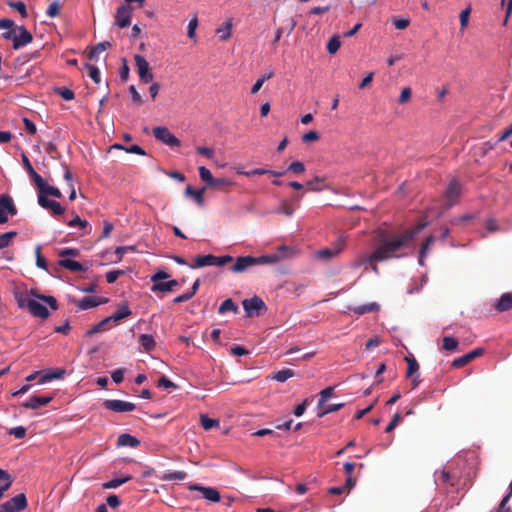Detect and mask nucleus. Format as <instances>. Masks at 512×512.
I'll return each mask as SVG.
<instances>
[{
    "label": "nucleus",
    "instance_id": "obj_9",
    "mask_svg": "<svg viewBox=\"0 0 512 512\" xmlns=\"http://www.w3.org/2000/svg\"><path fill=\"white\" fill-rule=\"evenodd\" d=\"M104 408L111 410L117 413L130 412L136 409L134 403L117 400V399H108L103 402Z\"/></svg>",
    "mask_w": 512,
    "mask_h": 512
},
{
    "label": "nucleus",
    "instance_id": "obj_60",
    "mask_svg": "<svg viewBox=\"0 0 512 512\" xmlns=\"http://www.w3.org/2000/svg\"><path fill=\"white\" fill-rule=\"evenodd\" d=\"M402 420V415L400 413H395L393 418L391 419L390 423L385 428L386 433L392 432L396 426L400 423Z\"/></svg>",
    "mask_w": 512,
    "mask_h": 512
},
{
    "label": "nucleus",
    "instance_id": "obj_34",
    "mask_svg": "<svg viewBox=\"0 0 512 512\" xmlns=\"http://www.w3.org/2000/svg\"><path fill=\"white\" fill-rule=\"evenodd\" d=\"M405 360L407 362L406 377H412L415 373L418 372L419 364L413 356L406 357Z\"/></svg>",
    "mask_w": 512,
    "mask_h": 512
},
{
    "label": "nucleus",
    "instance_id": "obj_62",
    "mask_svg": "<svg viewBox=\"0 0 512 512\" xmlns=\"http://www.w3.org/2000/svg\"><path fill=\"white\" fill-rule=\"evenodd\" d=\"M59 12H60V5L57 1H54L52 2L49 6H48V9L46 11V14L51 17V18H54L56 16L59 15Z\"/></svg>",
    "mask_w": 512,
    "mask_h": 512
},
{
    "label": "nucleus",
    "instance_id": "obj_3",
    "mask_svg": "<svg viewBox=\"0 0 512 512\" xmlns=\"http://www.w3.org/2000/svg\"><path fill=\"white\" fill-rule=\"evenodd\" d=\"M17 207L11 196L7 194L0 195V224H5L10 217L17 214Z\"/></svg>",
    "mask_w": 512,
    "mask_h": 512
},
{
    "label": "nucleus",
    "instance_id": "obj_37",
    "mask_svg": "<svg viewBox=\"0 0 512 512\" xmlns=\"http://www.w3.org/2000/svg\"><path fill=\"white\" fill-rule=\"evenodd\" d=\"M231 29H232L231 22L226 21L217 29V34L219 35L221 40L225 41L231 36Z\"/></svg>",
    "mask_w": 512,
    "mask_h": 512
},
{
    "label": "nucleus",
    "instance_id": "obj_6",
    "mask_svg": "<svg viewBox=\"0 0 512 512\" xmlns=\"http://www.w3.org/2000/svg\"><path fill=\"white\" fill-rule=\"evenodd\" d=\"M154 137L169 147L180 146V140L167 127L158 126L153 129Z\"/></svg>",
    "mask_w": 512,
    "mask_h": 512
},
{
    "label": "nucleus",
    "instance_id": "obj_42",
    "mask_svg": "<svg viewBox=\"0 0 512 512\" xmlns=\"http://www.w3.org/2000/svg\"><path fill=\"white\" fill-rule=\"evenodd\" d=\"M200 423L205 430H210L214 427L219 426V421L216 419L209 418L207 415L202 414L200 416Z\"/></svg>",
    "mask_w": 512,
    "mask_h": 512
},
{
    "label": "nucleus",
    "instance_id": "obj_23",
    "mask_svg": "<svg viewBox=\"0 0 512 512\" xmlns=\"http://www.w3.org/2000/svg\"><path fill=\"white\" fill-rule=\"evenodd\" d=\"M495 307L500 312H505L512 309V292L504 293L498 300Z\"/></svg>",
    "mask_w": 512,
    "mask_h": 512
},
{
    "label": "nucleus",
    "instance_id": "obj_26",
    "mask_svg": "<svg viewBox=\"0 0 512 512\" xmlns=\"http://www.w3.org/2000/svg\"><path fill=\"white\" fill-rule=\"evenodd\" d=\"M132 314V311L130 310L127 303H124L119 307V309L113 313L109 318H111V321L118 322Z\"/></svg>",
    "mask_w": 512,
    "mask_h": 512
},
{
    "label": "nucleus",
    "instance_id": "obj_8",
    "mask_svg": "<svg viewBox=\"0 0 512 512\" xmlns=\"http://www.w3.org/2000/svg\"><path fill=\"white\" fill-rule=\"evenodd\" d=\"M135 65L137 67V72L139 75L140 80L143 83H149L153 80V74L150 70V66L148 61L145 59L142 55H135L134 56Z\"/></svg>",
    "mask_w": 512,
    "mask_h": 512
},
{
    "label": "nucleus",
    "instance_id": "obj_31",
    "mask_svg": "<svg viewBox=\"0 0 512 512\" xmlns=\"http://www.w3.org/2000/svg\"><path fill=\"white\" fill-rule=\"evenodd\" d=\"M238 306L233 302L231 298L224 300L218 308L219 314H224L226 312L238 313Z\"/></svg>",
    "mask_w": 512,
    "mask_h": 512
},
{
    "label": "nucleus",
    "instance_id": "obj_45",
    "mask_svg": "<svg viewBox=\"0 0 512 512\" xmlns=\"http://www.w3.org/2000/svg\"><path fill=\"white\" fill-rule=\"evenodd\" d=\"M204 191L205 189L202 188V189H198V190H195L193 189L191 186H187L186 187V193L190 196L193 197V199L198 203V204H202L203 202V194H204Z\"/></svg>",
    "mask_w": 512,
    "mask_h": 512
},
{
    "label": "nucleus",
    "instance_id": "obj_41",
    "mask_svg": "<svg viewBox=\"0 0 512 512\" xmlns=\"http://www.w3.org/2000/svg\"><path fill=\"white\" fill-rule=\"evenodd\" d=\"M324 178L315 177L306 183V186L311 191H321L324 188Z\"/></svg>",
    "mask_w": 512,
    "mask_h": 512
},
{
    "label": "nucleus",
    "instance_id": "obj_14",
    "mask_svg": "<svg viewBox=\"0 0 512 512\" xmlns=\"http://www.w3.org/2000/svg\"><path fill=\"white\" fill-rule=\"evenodd\" d=\"M38 203L41 207L50 210L54 215H60L64 211L60 203L55 200L48 199L47 196L41 193L38 194Z\"/></svg>",
    "mask_w": 512,
    "mask_h": 512
},
{
    "label": "nucleus",
    "instance_id": "obj_17",
    "mask_svg": "<svg viewBox=\"0 0 512 512\" xmlns=\"http://www.w3.org/2000/svg\"><path fill=\"white\" fill-rule=\"evenodd\" d=\"M27 309L33 316L39 317L41 319H47L50 315L47 307L36 300L29 301L27 304Z\"/></svg>",
    "mask_w": 512,
    "mask_h": 512
},
{
    "label": "nucleus",
    "instance_id": "obj_27",
    "mask_svg": "<svg viewBox=\"0 0 512 512\" xmlns=\"http://www.w3.org/2000/svg\"><path fill=\"white\" fill-rule=\"evenodd\" d=\"M379 308H380V306L377 303L372 302V303L353 307V308H351V310L357 315H364L366 313L378 311Z\"/></svg>",
    "mask_w": 512,
    "mask_h": 512
},
{
    "label": "nucleus",
    "instance_id": "obj_19",
    "mask_svg": "<svg viewBox=\"0 0 512 512\" xmlns=\"http://www.w3.org/2000/svg\"><path fill=\"white\" fill-rule=\"evenodd\" d=\"M297 250L294 247L287 245H280L277 247L276 252L273 255L279 258V262L285 259H291L296 256Z\"/></svg>",
    "mask_w": 512,
    "mask_h": 512
},
{
    "label": "nucleus",
    "instance_id": "obj_7",
    "mask_svg": "<svg viewBox=\"0 0 512 512\" xmlns=\"http://www.w3.org/2000/svg\"><path fill=\"white\" fill-rule=\"evenodd\" d=\"M242 305L248 317L258 316L262 310H266L264 301L258 296L243 300Z\"/></svg>",
    "mask_w": 512,
    "mask_h": 512
},
{
    "label": "nucleus",
    "instance_id": "obj_43",
    "mask_svg": "<svg viewBox=\"0 0 512 512\" xmlns=\"http://www.w3.org/2000/svg\"><path fill=\"white\" fill-rule=\"evenodd\" d=\"M199 176L202 181L206 182L210 187L211 184H214V177L209 169L204 166L199 167Z\"/></svg>",
    "mask_w": 512,
    "mask_h": 512
},
{
    "label": "nucleus",
    "instance_id": "obj_52",
    "mask_svg": "<svg viewBox=\"0 0 512 512\" xmlns=\"http://www.w3.org/2000/svg\"><path fill=\"white\" fill-rule=\"evenodd\" d=\"M197 27H198V18H197V15H194L190 19L189 24H188V29H187V36L190 39L195 38V31H196Z\"/></svg>",
    "mask_w": 512,
    "mask_h": 512
},
{
    "label": "nucleus",
    "instance_id": "obj_24",
    "mask_svg": "<svg viewBox=\"0 0 512 512\" xmlns=\"http://www.w3.org/2000/svg\"><path fill=\"white\" fill-rule=\"evenodd\" d=\"M178 286V281L169 280L162 283L152 284L151 291L153 292H171Z\"/></svg>",
    "mask_w": 512,
    "mask_h": 512
},
{
    "label": "nucleus",
    "instance_id": "obj_46",
    "mask_svg": "<svg viewBox=\"0 0 512 512\" xmlns=\"http://www.w3.org/2000/svg\"><path fill=\"white\" fill-rule=\"evenodd\" d=\"M458 341L457 339L453 338V337H450V336H445L443 338V349L447 350V351H456L457 348H458Z\"/></svg>",
    "mask_w": 512,
    "mask_h": 512
},
{
    "label": "nucleus",
    "instance_id": "obj_2",
    "mask_svg": "<svg viewBox=\"0 0 512 512\" xmlns=\"http://www.w3.org/2000/svg\"><path fill=\"white\" fill-rule=\"evenodd\" d=\"M461 193V184L455 179L451 180L443 195L444 203L437 205V207L428 208L426 218L418 224H429L430 221L440 216L445 210L458 203Z\"/></svg>",
    "mask_w": 512,
    "mask_h": 512
},
{
    "label": "nucleus",
    "instance_id": "obj_53",
    "mask_svg": "<svg viewBox=\"0 0 512 512\" xmlns=\"http://www.w3.org/2000/svg\"><path fill=\"white\" fill-rule=\"evenodd\" d=\"M125 274V271L124 270H111V271H108L105 275L106 277V281L109 283V284H112L114 282L117 281V279L124 275Z\"/></svg>",
    "mask_w": 512,
    "mask_h": 512
},
{
    "label": "nucleus",
    "instance_id": "obj_44",
    "mask_svg": "<svg viewBox=\"0 0 512 512\" xmlns=\"http://www.w3.org/2000/svg\"><path fill=\"white\" fill-rule=\"evenodd\" d=\"M29 176L31 177V179L35 183V185L37 187V190H38V194L41 193L43 191V189L47 185L45 180L36 171H33L32 173H30Z\"/></svg>",
    "mask_w": 512,
    "mask_h": 512
},
{
    "label": "nucleus",
    "instance_id": "obj_30",
    "mask_svg": "<svg viewBox=\"0 0 512 512\" xmlns=\"http://www.w3.org/2000/svg\"><path fill=\"white\" fill-rule=\"evenodd\" d=\"M277 263H279V258L277 256L273 255V253L255 257V266L256 265H274Z\"/></svg>",
    "mask_w": 512,
    "mask_h": 512
},
{
    "label": "nucleus",
    "instance_id": "obj_49",
    "mask_svg": "<svg viewBox=\"0 0 512 512\" xmlns=\"http://www.w3.org/2000/svg\"><path fill=\"white\" fill-rule=\"evenodd\" d=\"M85 68L88 70L90 78L96 84L100 83L101 78H100V71H99V69L96 66H93V65H91L89 63L85 64Z\"/></svg>",
    "mask_w": 512,
    "mask_h": 512
},
{
    "label": "nucleus",
    "instance_id": "obj_40",
    "mask_svg": "<svg viewBox=\"0 0 512 512\" xmlns=\"http://www.w3.org/2000/svg\"><path fill=\"white\" fill-rule=\"evenodd\" d=\"M293 376H294V371L289 368H286V369H282V370L275 372L273 375V379H275L278 382H285L287 379H289Z\"/></svg>",
    "mask_w": 512,
    "mask_h": 512
},
{
    "label": "nucleus",
    "instance_id": "obj_38",
    "mask_svg": "<svg viewBox=\"0 0 512 512\" xmlns=\"http://www.w3.org/2000/svg\"><path fill=\"white\" fill-rule=\"evenodd\" d=\"M130 479H131V476H125L123 478H115V479H112L110 481L103 483L102 487L104 489H114V488H117L120 485L128 482Z\"/></svg>",
    "mask_w": 512,
    "mask_h": 512
},
{
    "label": "nucleus",
    "instance_id": "obj_32",
    "mask_svg": "<svg viewBox=\"0 0 512 512\" xmlns=\"http://www.w3.org/2000/svg\"><path fill=\"white\" fill-rule=\"evenodd\" d=\"M16 236V231H8L0 234V250L9 247Z\"/></svg>",
    "mask_w": 512,
    "mask_h": 512
},
{
    "label": "nucleus",
    "instance_id": "obj_50",
    "mask_svg": "<svg viewBox=\"0 0 512 512\" xmlns=\"http://www.w3.org/2000/svg\"><path fill=\"white\" fill-rule=\"evenodd\" d=\"M470 362H471L470 358L468 357L467 354H465L463 356L455 358L451 363V367L456 368V369L462 368V367L466 366L467 364H469Z\"/></svg>",
    "mask_w": 512,
    "mask_h": 512
},
{
    "label": "nucleus",
    "instance_id": "obj_22",
    "mask_svg": "<svg viewBox=\"0 0 512 512\" xmlns=\"http://www.w3.org/2000/svg\"><path fill=\"white\" fill-rule=\"evenodd\" d=\"M434 243H435V237L432 235L427 237L426 240L423 242V244L421 245L420 250H419V258H418L419 265H421V266L424 265V260H425L426 256L428 255L430 247Z\"/></svg>",
    "mask_w": 512,
    "mask_h": 512
},
{
    "label": "nucleus",
    "instance_id": "obj_16",
    "mask_svg": "<svg viewBox=\"0 0 512 512\" xmlns=\"http://www.w3.org/2000/svg\"><path fill=\"white\" fill-rule=\"evenodd\" d=\"M75 305L81 310H87L90 308L97 307L101 304H105L108 302L107 298H97V297H84L80 300L73 301Z\"/></svg>",
    "mask_w": 512,
    "mask_h": 512
},
{
    "label": "nucleus",
    "instance_id": "obj_11",
    "mask_svg": "<svg viewBox=\"0 0 512 512\" xmlns=\"http://www.w3.org/2000/svg\"><path fill=\"white\" fill-rule=\"evenodd\" d=\"M253 266H255L254 256H240L235 259V262L230 267V270L233 273H243Z\"/></svg>",
    "mask_w": 512,
    "mask_h": 512
},
{
    "label": "nucleus",
    "instance_id": "obj_13",
    "mask_svg": "<svg viewBox=\"0 0 512 512\" xmlns=\"http://www.w3.org/2000/svg\"><path fill=\"white\" fill-rule=\"evenodd\" d=\"M190 490H196L201 492L202 496L213 503H217L220 501L221 496L219 491L214 487H205L198 484L191 485L189 487Z\"/></svg>",
    "mask_w": 512,
    "mask_h": 512
},
{
    "label": "nucleus",
    "instance_id": "obj_33",
    "mask_svg": "<svg viewBox=\"0 0 512 512\" xmlns=\"http://www.w3.org/2000/svg\"><path fill=\"white\" fill-rule=\"evenodd\" d=\"M111 322V318L107 317L105 319H103L102 321H100L98 324L94 325L91 329H89L85 335L87 337H91L93 336L94 334L100 332V331H103L106 329V326Z\"/></svg>",
    "mask_w": 512,
    "mask_h": 512
},
{
    "label": "nucleus",
    "instance_id": "obj_55",
    "mask_svg": "<svg viewBox=\"0 0 512 512\" xmlns=\"http://www.w3.org/2000/svg\"><path fill=\"white\" fill-rule=\"evenodd\" d=\"M305 170V165L300 161L292 162L287 169V171L293 172L297 175L304 173Z\"/></svg>",
    "mask_w": 512,
    "mask_h": 512
},
{
    "label": "nucleus",
    "instance_id": "obj_51",
    "mask_svg": "<svg viewBox=\"0 0 512 512\" xmlns=\"http://www.w3.org/2000/svg\"><path fill=\"white\" fill-rule=\"evenodd\" d=\"M391 21H392L393 25L395 26V28L398 30L406 29L410 24L409 18L393 17L391 19Z\"/></svg>",
    "mask_w": 512,
    "mask_h": 512
},
{
    "label": "nucleus",
    "instance_id": "obj_48",
    "mask_svg": "<svg viewBox=\"0 0 512 512\" xmlns=\"http://www.w3.org/2000/svg\"><path fill=\"white\" fill-rule=\"evenodd\" d=\"M340 46V38L338 36H333L328 41L327 50L330 54H335L339 50Z\"/></svg>",
    "mask_w": 512,
    "mask_h": 512
},
{
    "label": "nucleus",
    "instance_id": "obj_47",
    "mask_svg": "<svg viewBox=\"0 0 512 512\" xmlns=\"http://www.w3.org/2000/svg\"><path fill=\"white\" fill-rule=\"evenodd\" d=\"M344 406V403L330 404L320 410L317 414L319 418L324 417L326 414L336 412Z\"/></svg>",
    "mask_w": 512,
    "mask_h": 512
},
{
    "label": "nucleus",
    "instance_id": "obj_4",
    "mask_svg": "<svg viewBox=\"0 0 512 512\" xmlns=\"http://www.w3.org/2000/svg\"><path fill=\"white\" fill-rule=\"evenodd\" d=\"M346 244V238L340 236L331 247L323 248L315 253V258L323 261H328L337 255H339L344 249Z\"/></svg>",
    "mask_w": 512,
    "mask_h": 512
},
{
    "label": "nucleus",
    "instance_id": "obj_63",
    "mask_svg": "<svg viewBox=\"0 0 512 512\" xmlns=\"http://www.w3.org/2000/svg\"><path fill=\"white\" fill-rule=\"evenodd\" d=\"M9 6L16 9L21 14L22 17H27V10L24 2H10Z\"/></svg>",
    "mask_w": 512,
    "mask_h": 512
},
{
    "label": "nucleus",
    "instance_id": "obj_56",
    "mask_svg": "<svg viewBox=\"0 0 512 512\" xmlns=\"http://www.w3.org/2000/svg\"><path fill=\"white\" fill-rule=\"evenodd\" d=\"M511 497L512 493H507L501 500L496 512H512L511 508L507 506Z\"/></svg>",
    "mask_w": 512,
    "mask_h": 512
},
{
    "label": "nucleus",
    "instance_id": "obj_35",
    "mask_svg": "<svg viewBox=\"0 0 512 512\" xmlns=\"http://www.w3.org/2000/svg\"><path fill=\"white\" fill-rule=\"evenodd\" d=\"M187 477V473L185 471H175V472H167L161 476V480L163 481H181Z\"/></svg>",
    "mask_w": 512,
    "mask_h": 512
},
{
    "label": "nucleus",
    "instance_id": "obj_12",
    "mask_svg": "<svg viewBox=\"0 0 512 512\" xmlns=\"http://www.w3.org/2000/svg\"><path fill=\"white\" fill-rule=\"evenodd\" d=\"M16 30L19 32V34H16L13 43V49L18 50L30 44L33 40V36L24 26H17Z\"/></svg>",
    "mask_w": 512,
    "mask_h": 512
},
{
    "label": "nucleus",
    "instance_id": "obj_59",
    "mask_svg": "<svg viewBox=\"0 0 512 512\" xmlns=\"http://www.w3.org/2000/svg\"><path fill=\"white\" fill-rule=\"evenodd\" d=\"M233 261L234 258L230 255L215 256L214 266L222 267Z\"/></svg>",
    "mask_w": 512,
    "mask_h": 512
},
{
    "label": "nucleus",
    "instance_id": "obj_64",
    "mask_svg": "<svg viewBox=\"0 0 512 512\" xmlns=\"http://www.w3.org/2000/svg\"><path fill=\"white\" fill-rule=\"evenodd\" d=\"M470 13H471L470 7H467L466 9L461 11L459 18H460V24H461L462 29H464L467 26Z\"/></svg>",
    "mask_w": 512,
    "mask_h": 512
},
{
    "label": "nucleus",
    "instance_id": "obj_54",
    "mask_svg": "<svg viewBox=\"0 0 512 512\" xmlns=\"http://www.w3.org/2000/svg\"><path fill=\"white\" fill-rule=\"evenodd\" d=\"M41 194H44L47 197L48 196H52V197H55V198H61L62 197V193H61V191L58 188L50 186L48 184L43 189Z\"/></svg>",
    "mask_w": 512,
    "mask_h": 512
},
{
    "label": "nucleus",
    "instance_id": "obj_20",
    "mask_svg": "<svg viewBox=\"0 0 512 512\" xmlns=\"http://www.w3.org/2000/svg\"><path fill=\"white\" fill-rule=\"evenodd\" d=\"M117 445L123 447L128 446L136 448L140 445V440L128 433H123L118 436Z\"/></svg>",
    "mask_w": 512,
    "mask_h": 512
},
{
    "label": "nucleus",
    "instance_id": "obj_39",
    "mask_svg": "<svg viewBox=\"0 0 512 512\" xmlns=\"http://www.w3.org/2000/svg\"><path fill=\"white\" fill-rule=\"evenodd\" d=\"M274 76V72L271 70L268 73L262 75L252 86L251 93L256 94L262 87L265 81L271 79Z\"/></svg>",
    "mask_w": 512,
    "mask_h": 512
},
{
    "label": "nucleus",
    "instance_id": "obj_10",
    "mask_svg": "<svg viewBox=\"0 0 512 512\" xmlns=\"http://www.w3.org/2000/svg\"><path fill=\"white\" fill-rule=\"evenodd\" d=\"M132 8L128 5H121L115 13V24L120 28H125L131 23Z\"/></svg>",
    "mask_w": 512,
    "mask_h": 512
},
{
    "label": "nucleus",
    "instance_id": "obj_58",
    "mask_svg": "<svg viewBox=\"0 0 512 512\" xmlns=\"http://www.w3.org/2000/svg\"><path fill=\"white\" fill-rule=\"evenodd\" d=\"M233 261L234 258L230 255L215 256L214 266L222 267Z\"/></svg>",
    "mask_w": 512,
    "mask_h": 512
},
{
    "label": "nucleus",
    "instance_id": "obj_18",
    "mask_svg": "<svg viewBox=\"0 0 512 512\" xmlns=\"http://www.w3.org/2000/svg\"><path fill=\"white\" fill-rule=\"evenodd\" d=\"M215 255H199L194 258L193 262L188 264L191 269L202 268L206 266H214Z\"/></svg>",
    "mask_w": 512,
    "mask_h": 512
},
{
    "label": "nucleus",
    "instance_id": "obj_28",
    "mask_svg": "<svg viewBox=\"0 0 512 512\" xmlns=\"http://www.w3.org/2000/svg\"><path fill=\"white\" fill-rule=\"evenodd\" d=\"M111 47V43L109 41H104L98 43L94 46L88 54L89 60H97L100 53L104 52L106 49Z\"/></svg>",
    "mask_w": 512,
    "mask_h": 512
},
{
    "label": "nucleus",
    "instance_id": "obj_15",
    "mask_svg": "<svg viewBox=\"0 0 512 512\" xmlns=\"http://www.w3.org/2000/svg\"><path fill=\"white\" fill-rule=\"evenodd\" d=\"M53 400V396H31L26 402L22 404L24 408L36 410L42 406H46Z\"/></svg>",
    "mask_w": 512,
    "mask_h": 512
},
{
    "label": "nucleus",
    "instance_id": "obj_29",
    "mask_svg": "<svg viewBox=\"0 0 512 512\" xmlns=\"http://www.w3.org/2000/svg\"><path fill=\"white\" fill-rule=\"evenodd\" d=\"M139 343L143 347V350L146 352H150L156 346V342L152 335L149 334H141L139 336Z\"/></svg>",
    "mask_w": 512,
    "mask_h": 512
},
{
    "label": "nucleus",
    "instance_id": "obj_57",
    "mask_svg": "<svg viewBox=\"0 0 512 512\" xmlns=\"http://www.w3.org/2000/svg\"><path fill=\"white\" fill-rule=\"evenodd\" d=\"M56 92L66 101H71L75 97L74 92L66 87L57 88Z\"/></svg>",
    "mask_w": 512,
    "mask_h": 512
},
{
    "label": "nucleus",
    "instance_id": "obj_5",
    "mask_svg": "<svg viewBox=\"0 0 512 512\" xmlns=\"http://www.w3.org/2000/svg\"><path fill=\"white\" fill-rule=\"evenodd\" d=\"M27 506L28 503L26 495L24 493H20L3 503L0 507V512H18L25 510Z\"/></svg>",
    "mask_w": 512,
    "mask_h": 512
},
{
    "label": "nucleus",
    "instance_id": "obj_36",
    "mask_svg": "<svg viewBox=\"0 0 512 512\" xmlns=\"http://www.w3.org/2000/svg\"><path fill=\"white\" fill-rule=\"evenodd\" d=\"M333 393H334V387H332V386H329V387H326L325 389H323L319 393L318 407L322 408L324 406V404L329 400V398L333 396Z\"/></svg>",
    "mask_w": 512,
    "mask_h": 512
},
{
    "label": "nucleus",
    "instance_id": "obj_1",
    "mask_svg": "<svg viewBox=\"0 0 512 512\" xmlns=\"http://www.w3.org/2000/svg\"><path fill=\"white\" fill-rule=\"evenodd\" d=\"M419 234L418 229L405 228L395 231L378 228L375 231V250L367 256L366 262L373 264L372 269L378 272L377 262L405 257L414 249V241Z\"/></svg>",
    "mask_w": 512,
    "mask_h": 512
},
{
    "label": "nucleus",
    "instance_id": "obj_25",
    "mask_svg": "<svg viewBox=\"0 0 512 512\" xmlns=\"http://www.w3.org/2000/svg\"><path fill=\"white\" fill-rule=\"evenodd\" d=\"M58 264L59 266L68 269L72 272H82L85 270L80 262L72 259H61L59 260Z\"/></svg>",
    "mask_w": 512,
    "mask_h": 512
},
{
    "label": "nucleus",
    "instance_id": "obj_21",
    "mask_svg": "<svg viewBox=\"0 0 512 512\" xmlns=\"http://www.w3.org/2000/svg\"><path fill=\"white\" fill-rule=\"evenodd\" d=\"M66 374V371L62 368H57L43 373L40 376L39 383L44 384L54 379H61Z\"/></svg>",
    "mask_w": 512,
    "mask_h": 512
},
{
    "label": "nucleus",
    "instance_id": "obj_61",
    "mask_svg": "<svg viewBox=\"0 0 512 512\" xmlns=\"http://www.w3.org/2000/svg\"><path fill=\"white\" fill-rule=\"evenodd\" d=\"M169 278V274L166 273L163 270H159L158 272L154 273L150 279L153 284L162 283L164 279Z\"/></svg>",
    "mask_w": 512,
    "mask_h": 512
}]
</instances>
